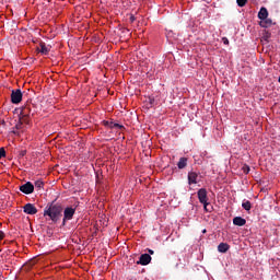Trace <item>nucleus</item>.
<instances>
[{
  "mask_svg": "<svg viewBox=\"0 0 280 280\" xmlns=\"http://www.w3.org/2000/svg\"><path fill=\"white\" fill-rule=\"evenodd\" d=\"M62 211H65L62 205L55 202L48 203L44 209V218H49L51 222L56 223L62 218Z\"/></svg>",
  "mask_w": 280,
  "mask_h": 280,
  "instance_id": "1",
  "label": "nucleus"
},
{
  "mask_svg": "<svg viewBox=\"0 0 280 280\" xmlns=\"http://www.w3.org/2000/svg\"><path fill=\"white\" fill-rule=\"evenodd\" d=\"M31 117H32V105L26 104L22 106L20 112V118H22V121H24L26 125H30Z\"/></svg>",
  "mask_w": 280,
  "mask_h": 280,
  "instance_id": "2",
  "label": "nucleus"
},
{
  "mask_svg": "<svg viewBox=\"0 0 280 280\" xmlns=\"http://www.w3.org/2000/svg\"><path fill=\"white\" fill-rule=\"evenodd\" d=\"M197 196H198L199 202L203 205L205 211H211V209H209V202H207V200H209V198L207 197V189L206 188L199 189L197 192Z\"/></svg>",
  "mask_w": 280,
  "mask_h": 280,
  "instance_id": "3",
  "label": "nucleus"
},
{
  "mask_svg": "<svg viewBox=\"0 0 280 280\" xmlns=\"http://www.w3.org/2000/svg\"><path fill=\"white\" fill-rule=\"evenodd\" d=\"M74 215H75V208L73 207L65 208L61 226H67V222H69L70 220H73Z\"/></svg>",
  "mask_w": 280,
  "mask_h": 280,
  "instance_id": "4",
  "label": "nucleus"
},
{
  "mask_svg": "<svg viewBox=\"0 0 280 280\" xmlns=\"http://www.w3.org/2000/svg\"><path fill=\"white\" fill-rule=\"evenodd\" d=\"M11 102L12 104H21L23 102V92L21 90H12Z\"/></svg>",
  "mask_w": 280,
  "mask_h": 280,
  "instance_id": "5",
  "label": "nucleus"
},
{
  "mask_svg": "<svg viewBox=\"0 0 280 280\" xmlns=\"http://www.w3.org/2000/svg\"><path fill=\"white\" fill-rule=\"evenodd\" d=\"M23 211L26 213V215H36V213H38V209L36 206H34V203L24 205Z\"/></svg>",
  "mask_w": 280,
  "mask_h": 280,
  "instance_id": "6",
  "label": "nucleus"
},
{
  "mask_svg": "<svg viewBox=\"0 0 280 280\" xmlns=\"http://www.w3.org/2000/svg\"><path fill=\"white\" fill-rule=\"evenodd\" d=\"M20 191H22V194H26V196L34 194V184L31 182L25 183L24 185L20 186Z\"/></svg>",
  "mask_w": 280,
  "mask_h": 280,
  "instance_id": "7",
  "label": "nucleus"
},
{
  "mask_svg": "<svg viewBox=\"0 0 280 280\" xmlns=\"http://www.w3.org/2000/svg\"><path fill=\"white\" fill-rule=\"evenodd\" d=\"M150 261H152V256H150V254H142L139 258V260L137 261L138 266H148V264H150Z\"/></svg>",
  "mask_w": 280,
  "mask_h": 280,
  "instance_id": "8",
  "label": "nucleus"
},
{
  "mask_svg": "<svg viewBox=\"0 0 280 280\" xmlns=\"http://www.w3.org/2000/svg\"><path fill=\"white\" fill-rule=\"evenodd\" d=\"M36 51L38 54H42L43 56H48L49 55V47L44 42L39 43V46L36 48Z\"/></svg>",
  "mask_w": 280,
  "mask_h": 280,
  "instance_id": "9",
  "label": "nucleus"
},
{
  "mask_svg": "<svg viewBox=\"0 0 280 280\" xmlns=\"http://www.w3.org/2000/svg\"><path fill=\"white\" fill-rule=\"evenodd\" d=\"M198 183V173L189 172L188 173V185H196Z\"/></svg>",
  "mask_w": 280,
  "mask_h": 280,
  "instance_id": "10",
  "label": "nucleus"
},
{
  "mask_svg": "<svg viewBox=\"0 0 280 280\" xmlns=\"http://www.w3.org/2000/svg\"><path fill=\"white\" fill-rule=\"evenodd\" d=\"M234 226H245L246 225V219L242 217H235L233 219Z\"/></svg>",
  "mask_w": 280,
  "mask_h": 280,
  "instance_id": "11",
  "label": "nucleus"
},
{
  "mask_svg": "<svg viewBox=\"0 0 280 280\" xmlns=\"http://www.w3.org/2000/svg\"><path fill=\"white\" fill-rule=\"evenodd\" d=\"M258 19H260V21H266L268 19V9L262 7L258 12Z\"/></svg>",
  "mask_w": 280,
  "mask_h": 280,
  "instance_id": "12",
  "label": "nucleus"
},
{
  "mask_svg": "<svg viewBox=\"0 0 280 280\" xmlns=\"http://www.w3.org/2000/svg\"><path fill=\"white\" fill-rule=\"evenodd\" d=\"M231 246L228 243H220L218 246L219 253H228Z\"/></svg>",
  "mask_w": 280,
  "mask_h": 280,
  "instance_id": "13",
  "label": "nucleus"
},
{
  "mask_svg": "<svg viewBox=\"0 0 280 280\" xmlns=\"http://www.w3.org/2000/svg\"><path fill=\"white\" fill-rule=\"evenodd\" d=\"M177 167L178 170H185V167H187V158H180Z\"/></svg>",
  "mask_w": 280,
  "mask_h": 280,
  "instance_id": "14",
  "label": "nucleus"
},
{
  "mask_svg": "<svg viewBox=\"0 0 280 280\" xmlns=\"http://www.w3.org/2000/svg\"><path fill=\"white\" fill-rule=\"evenodd\" d=\"M260 27H265V28L272 27V21L268 18L266 20H262L260 22Z\"/></svg>",
  "mask_w": 280,
  "mask_h": 280,
  "instance_id": "15",
  "label": "nucleus"
},
{
  "mask_svg": "<svg viewBox=\"0 0 280 280\" xmlns=\"http://www.w3.org/2000/svg\"><path fill=\"white\" fill-rule=\"evenodd\" d=\"M242 207L245 211H250V209H253V205L248 200L243 201Z\"/></svg>",
  "mask_w": 280,
  "mask_h": 280,
  "instance_id": "16",
  "label": "nucleus"
},
{
  "mask_svg": "<svg viewBox=\"0 0 280 280\" xmlns=\"http://www.w3.org/2000/svg\"><path fill=\"white\" fill-rule=\"evenodd\" d=\"M23 124H25V121L19 117V122L15 125V130H23Z\"/></svg>",
  "mask_w": 280,
  "mask_h": 280,
  "instance_id": "17",
  "label": "nucleus"
},
{
  "mask_svg": "<svg viewBox=\"0 0 280 280\" xmlns=\"http://www.w3.org/2000/svg\"><path fill=\"white\" fill-rule=\"evenodd\" d=\"M35 187L36 189H43V187H45V183H43V180H36Z\"/></svg>",
  "mask_w": 280,
  "mask_h": 280,
  "instance_id": "18",
  "label": "nucleus"
},
{
  "mask_svg": "<svg viewBox=\"0 0 280 280\" xmlns=\"http://www.w3.org/2000/svg\"><path fill=\"white\" fill-rule=\"evenodd\" d=\"M109 127L110 128H118V130H122L124 126L122 125H119L117 122H110L109 124Z\"/></svg>",
  "mask_w": 280,
  "mask_h": 280,
  "instance_id": "19",
  "label": "nucleus"
},
{
  "mask_svg": "<svg viewBox=\"0 0 280 280\" xmlns=\"http://www.w3.org/2000/svg\"><path fill=\"white\" fill-rule=\"evenodd\" d=\"M236 3L238 5V8H244V5H246V3H248V0H236Z\"/></svg>",
  "mask_w": 280,
  "mask_h": 280,
  "instance_id": "20",
  "label": "nucleus"
},
{
  "mask_svg": "<svg viewBox=\"0 0 280 280\" xmlns=\"http://www.w3.org/2000/svg\"><path fill=\"white\" fill-rule=\"evenodd\" d=\"M11 132H12V135H15V137H20V135H21L19 129H16L15 127L12 128Z\"/></svg>",
  "mask_w": 280,
  "mask_h": 280,
  "instance_id": "21",
  "label": "nucleus"
},
{
  "mask_svg": "<svg viewBox=\"0 0 280 280\" xmlns=\"http://www.w3.org/2000/svg\"><path fill=\"white\" fill-rule=\"evenodd\" d=\"M0 159H5V149L0 148Z\"/></svg>",
  "mask_w": 280,
  "mask_h": 280,
  "instance_id": "22",
  "label": "nucleus"
},
{
  "mask_svg": "<svg viewBox=\"0 0 280 280\" xmlns=\"http://www.w3.org/2000/svg\"><path fill=\"white\" fill-rule=\"evenodd\" d=\"M129 21L130 23H135L137 21V18L133 14H131Z\"/></svg>",
  "mask_w": 280,
  "mask_h": 280,
  "instance_id": "23",
  "label": "nucleus"
},
{
  "mask_svg": "<svg viewBox=\"0 0 280 280\" xmlns=\"http://www.w3.org/2000/svg\"><path fill=\"white\" fill-rule=\"evenodd\" d=\"M243 170H244L245 174H248L250 172V167L249 166H244Z\"/></svg>",
  "mask_w": 280,
  "mask_h": 280,
  "instance_id": "24",
  "label": "nucleus"
},
{
  "mask_svg": "<svg viewBox=\"0 0 280 280\" xmlns=\"http://www.w3.org/2000/svg\"><path fill=\"white\" fill-rule=\"evenodd\" d=\"M222 42H223V45H229V38L223 37V38H222Z\"/></svg>",
  "mask_w": 280,
  "mask_h": 280,
  "instance_id": "25",
  "label": "nucleus"
},
{
  "mask_svg": "<svg viewBox=\"0 0 280 280\" xmlns=\"http://www.w3.org/2000/svg\"><path fill=\"white\" fill-rule=\"evenodd\" d=\"M25 154H27V151H26V150L20 151V156H25Z\"/></svg>",
  "mask_w": 280,
  "mask_h": 280,
  "instance_id": "26",
  "label": "nucleus"
},
{
  "mask_svg": "<svg viewBox=\"0 0 280 280\" xmlns=\"http://www.w3.org/2000/svg\"><path fill=\"white\" fill-rule=\"evenodd\" d=\"M3 237H5V233H3V231H0V241L3 240Z\"/></svg>",
  "mask_w": 280,
  "mask_h": 280,
  "instance_id": "27",
  "label": "nucleus"
},
{
  "mask_svg": "<svg viewBox=\"0 0 280 280\" xmlns=\"http://www.w3.org/2000/svg\"><path fill=\"white\" fill-rule=\"evenodd\" d=\"M149 254H150V255H154V250L149 249Z\"/></svg>",
  "mask_w": 280,
  "mask_h": 280,
  "instance_id": "28",
  "label": "nucleus"
},
{
  "mask_svg": "<svg viewBox=\"0 0 280 280\" xmlns=\"http://www.w3.org/2000/svg\"><path fill=\"white\" fill-rule=\"evenodd\" d=\"M202 233H207V230H203Z\"/></svg>",
  "mask_w": 280,
  "mask_h": 280,
  "instance_id": "29",
  "label": "nucleus"
}]
</instances>
